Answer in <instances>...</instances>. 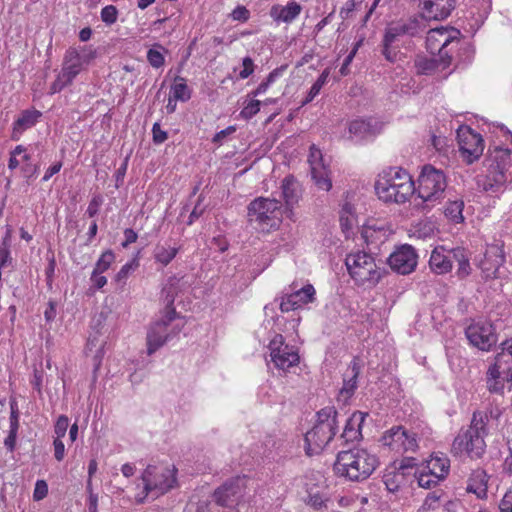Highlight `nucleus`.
Wrapping results in <instances>:
<instances>
[{
	"instance_id": "6e6552de",
	"label": "nucleus",
	"mask_w": 512,
	"mask_h": 512,
	"mask_svg": "<svg viewBox=\"0 0 512 512\" xmlns=\"http://www.w3.org/2000/svg\"><path fill=\"white\" fill-rule=\"evenodd\" d=\"M176 471L174 466L148 465L141 475L145 496L153 492L159 496L172 489L176 484Z\"/></svg>"
},
{
	"instance_id": "69168bd1",
	"label": "nucleus",
	"mask_w": 512,
	"mask_h": 512,
	"mask_svg": "<svg viewBox=\"0 0 512 512\" xmlns=\"http://www.w3.org/2000/svg\"><path fill=\"white\" fill-rule=\"evenodd\" d=\"M201 198L199 197L197 204L194 206L193 210L191 211L189 215V219L187 224L192 225L195 220H197L199 217H201L204 213V208L200 205Z\"/></svg>"
},
{
	"instance_id": "c03bdc74",
	"label": "nucleus",
	"mask_w": 512,
	"mask_h": 512,
	"mask_svg": "<svg viewBox=\"0 0 512 512\" xmlns=\"http://www.w3.org/2000/svg\"><path fill=\"white\" fill-rule=\"evenodd\" d=\"M100 16L106 25H112L117 21L118 9L114 5H107L102 8Z\"/></svg>"
},
{
	"instance_id": "680f3d73",
	"label": "nucleus",
	"mask_w": 512,
	"mask_h": 512,
	"mask_svg": "<svg viewBox=\"0 0 512 512\" xmlns=\"http://www.w3.org/2000/svg\"><path fill=\"white\" fill-rule=\"evenodd\" d=\"M499 512H512V489L508 490L502 498Z\"/></svg>"
},
{
	"instance_id": "f704fd0d",
	"label": "nucleus",
	"mask_w": 512,
	"mask_h": 512,
	"mask_svg": "<svg viewBox=\"0 0 512 512\" xmlns=\"http://www.w3.org/2000/svg\"><path fill=\"white\" fill-rule=\"evenodd\" d=\"M463 209V200L449 201L445 206L444 214L452 222L461 223L464 220Z\"/></svg>"
},
{
	"instance_id": "2eb2a0df",
	"label": "nucleus",
	"mask_w": 512,
	"mask_h": 512,
	"mask_svg": "<svg viewBox=\"0 0 512 512\" xmlns=\"http://www.w3.org/2000/svg\"><path fill=\"white\" fill-rule=\"evenodd\" d=\"M452 39L446 38L438 49V55L432 57L418 56L415 67L418 73L430 75L437 70H444L452 63V49H449Z\"/></svg>"
},
{
	"instance_id": "58836bf2",
	"label": "nucleus",
	"mask_w": 512,
	"mask_h": 512,
	"mask_svg": "<svg viewBox=\"0 0 512 512\" xmlns=\"http://www.w3.org/2000/svg\"><path fill=\"white\" fill-rule=\"evenodd\" d=\"M415 477L418 480V484L420 487L430 489L431 487H434L438 484L440 480L443 478H440L437 474H432V471L428 470L427 472L425 470H422L417 474V471L415 472Z\"/></svg>"
},
{
	"instance_id": "a878e982",
	"label": "nucleus",
	"mask_w": 512,
	"mask_h": 512,
	"mask_svg": "<svg viewBox=\"0 0 512 512\" xmlns=\"http://www.w3.org/2000/svg\"><path fill=\"white\" fill-rule=\"evenodd\" d=\"M10 406V417H9V433L8 436L4 440L5 447L13 452L16 446V439L19 429V416L20 412L18 409V404L15 398L11 397L9 401Z\"/></svg>"
},
{
	"instance_id": "0eeeda50",
	"label": "nucleus",
	"mask_w": 512,
	"mask_h": 512,
	"mask_svg": "<svg viewBox=\"0 0 512 512\" xmlns=\"http://www.w3.org/2000/svg\"><path fill=\"white\" fill-rule=\"evenodd\" d=\"M345 264L350 276L358 284L368 282L376 285L386 274V269L378 266L374 257L364 251L348 254Z\"/></svg>"
},
{
	"instance_id": "9b49d317",
	"label": "nucleus",
	"mask_w": 512,
	"mask_h": 512,
	"mask_svg": "<svg viewBox=\"0 0 512 512\" xmlns=\"http://www.w3.org/2000/svg\"><path fill=\"white\" fill-rule=\"evenodd\" d=\"M248 480L245 475H238L226 480L214 490L212 494L214 502L221 507H234L244 498Z\"/></svg>"
},
{
	"instance_id": "1a4fd4ad",
	"label": "nucleus",
	"mask_w": 512,
	"mask_h": 512,
	"mask_svg": "<svg viewBox=\"0 0 512 512\" xmlns=\"http://www.w3.org/2000/svg\"><path fill=\"white\" fill-rule=\"evenodd\" d=\"M505 383L512 390V351L499 352L495 361L489 366L486 372V384L490 393L501 394L504 391Z\"/></svg>"
},
{
	"instance_id": "4468645a",
	"label": "nucleus",
	"mask_w": 512,
	"mask_h": 512,
	"mask_svg": "<svg viewBox=\"0 0 512 512\" xmlns=\"http://www.w3.org/2000/svg\"><path fill=\"white\" fill-rule=\"evenodd\" d=\"M426 29V21L423 15H414L407 19H400L390 23L384 31L386 42H396L401 37H417Z\"/></svg>"
},
{
	"instance_id": "aec40b11",
	"label": "nucleus",
	"mask_w": 512,
	"mask_h": 512,
	"mask_svg": "<svg viewBox=\"0 0 512 512\" xmlns=\"http://www.w3.org/2000/svg\"><path fill=\"white\" fill-rule=\"evenodd\" d=\"M281 189L285 201V213L291 218L294 205H296L302 197L301 184L293 175H288L282 180Z\"/></svg>"
},
{
	"instance_id": "c9c22d12",
	"label": "nucleus",
	"mask_w": 512,
	"mask_h": 512,
	"mask_svg": "<svg viewBox=\"0 0 512 512\" xmlns=\"http://www.w3.org/2000/svg\"><path fill=\"white\" fill-rule=\"evenodd\" d=\"M383 482L389 492H397L405 482V476L395 469L387 471L383 476Z\"/></svg>"
},
{
	"instance_id": "37998d69",
	"label": "nucleus",
	"mask_w": 512,
	"mask_h": 512,
	"mask_svg": "<svg viewBox=\"0 0 512 512\" xmlns=\"http://www.w3.org/2000/svg\"><path fill=\"white\" fill-rule=\"evenodd\" d=\"M80 54L78 53V48L70 47L64 56V63L78 67L79 69H83L84 64L80 60Z\"/></svg>"
},
{
	"instance_id": "c85d7f7f",
	"label": "nucleus",
	"mask_w": 512,
	"mask_h": 512,
	"mask_svg": "<svg viewBox=\"0 0 512 512\" xmlns=\"http://www.w3.org/2000/svg\"><path fill=\"white\" fill-rule=\"evenodd\" d=\"M467 491L476 494L479 498L485 497L487 494V474L482 469L472 472L468 484Z\"/></svg>"
},
{
	"instance_id": "6e6d98bb",
	"label": "nucleus",
	"mask_w": 512,
	"mask_h": 512,
	"mask_svg": "<svg viewBox=\"0 0 512 512\" xmlns=\"http://www.w3.org/2000/svg\"><path fill=\"white\" fill-rule=\"evenodd\" d=\"M102 203L103 198L101 195L94 196L89 202L86 214L91 218L94 217L99 212V207L102 205Z\"/></svg>"
},
{
	"instance_id": "a18cd8bd",
	"label": "nucleus",
	"mask_w": 512,
	"mask_h": 512,
	"mask_svg": "<svg viewBox=\"0 0 512 512\" xmlns=\"http://www.w3.org/2000/svg\"><path fill=\"white\" fill-rule=\"evenodd\" d=\"M147 61L153 68H160L165 64V58L163 53L157 49L148 50Z\"/></svg>"
},
{
	"instance_id": "7ed1b4c3",
	"label": "nucleus",
	"mask_w": 512,
	"mask_h": 512,
	"mask_svg": "<svg viewBox=\"0 0 512 512\" xmlns=\"http://www.w3.org/2000/svg\"><path fill=\"white\" fill-rule=\"evenodd\" d=\"M375 192L385 203L403 204L416 192L410 174L402 168H390L379 174Z\"/></svg>"
},
{
	"instance_id": "b1692460",
	"label": "nucleus",
	"mask_w": 512,
	"mask_h": 512,
	"mask_svg": "<svg viewBox=\"0 0 512 512\" xmlns=\"http://www.w3.org/2000/svg\"><path fill=\"white\" fill-rule=\"evenodd\" d=\"M382 125L373 121L372 119L363 120L356 119L349 123V133L358 139H366L368 137H374L380 133Z\"/></svg>"
},
{
	"instance_id": "2f4dec72",
	"label": "nucleus",
	"mask_w": 512,
	"mask_h": 512,
	"mask_svg": "<svg viewBox=\"0 0 512 512\" xmlns=\"http://www.w3.org/2000/svg\"><path fill=\"white\" fill-rule=\"evenodd\" d=\"M179 249L165 244H156L153 249V257L156 263L167 266L178 254Z\"/></svg>"
},
{
	"instance_id": "0e129e2a",
	"label": "nucleus",
	"mask_w": 512,
	"mask_h": 512,
	"mask_svg": "<svg viewBox=\"0 0 512 512\" xmlns=\"http://www.w3.org/2000/svg\"><path fill=\"white\" fill-rule=\"evenodd\" d=\"M235 131H236V129H235V127H234V126H229V127L225 128V129H223V130H221V131L217 132V133L214 135V137H213L212 141H213V143H216V144H222L223 140H224L227 136H229V135H231L232 133H234Z\"/></svg>"
},
{
	"instance_id": "20e7f679",
	"label": "nucleus",
	"mask_w": 512,
	"mask_h": 512,
	"mask_svg": "<svg viewBox=\"0 0 512 512\" xmlns=\"http://www.w3.org/2000/svg\"><path fill=\"white\" fill-rule=\"evenodd\" d=\"M338 411L326 406L316 413V423L305 434V452L308 456L318 455L333 440L338 429Z\"/></svg>"
},
{
	"instance_id": "864d4df0",
	"label": "nucleus",
	"mask_w": 512,
	"mask_h": 512,
	"mask_svg": "<svg viewBox=\"0 0 512 512\" xmlns=\"http://www.w3.org/2000/svg\"><path fill=\"white\" fill-rule=\"evenodd\" d=\"M416 466V459L413 457H405L403 458L397 467H394L396 471H399L401 474L406 476L409 474L408 470L413 469Z\"/></svg>"
},
{
	"instance_id": "338daca9",
	"label": "nucleus",
	"mask_w": 512,
	"mask_h": 512,
	"mask_svg": "<svg viewBox=\"0 0 512 512\" xmlns=\"http://www.w3.org/2000/svg\"><path fill=\"white\" fill-rule=\"evenodd\" d=\"M39 166L36 164L26 163L22 167L23 176L27 179H31L38 174Z\"/></svg>"
},
{
	"instance_id": "49530a36",
	"label": "nucleus",
	"mask_w": 512,
	"mask_h": 512,
	"mask_svg": "<svg viewBox=\"0 0 512 512\" xmlns=\"http://www.w3.org/2000/svg\"><path fill=\"white\" fill-rule=\"evenodd\" d=\"M80 71L81 69L78 67H74L63 62V67L59 75L61 76V79L70 85Z\"/></svg>"
},
{
	"instance_id": "f257e3e1",
	"label": "nucleus",
	"mask_w": 512,
	"mask_h": 512,
	"mask_svg": "<svg viewBox=\"0 0 512 512\" xmlns=\"http://www.w3.org/2000/svg\"><path fill=\"white\" fill-rule=\"evenodd\" d=\"M379 464L376 455L366 449L351 448L338 452L333 471L338 477L352 482L368 479Z\"/></svg>"
},
{
	"instance_id": "052dcab7",
	"label": "nucleus",
	"mask_w": 512,
	"mask_h": 512,
	"mask_svg": "<svg viewBox=\"0 0 512 512\" xmlns=\"http://www.w3.org/2000/svg\"><path fill=\"white\" fill-rule=\"evenodd\" d=\"M243 69L239 73L241 79L248 78L254 72V63L250 57H245L242 61Z\"/></svg>"
},
{
	"instance_id": "bf43d9fd",
	"label": "nucleus",
	"mask_w": 512,
	"mask_h": 512,
	"mask_svg": "<svg viewBox=\"0 0 512 512\" xmlns=\"http://www.w3.org/2000/svg\"><path fill=\"white\" fill-rule=\"evenodd\" d=\"M297 303L298 302H296L294 299H292V295L289 294L286 297L282 298V301L280 303V310L282 312H289V311L298 309L300 307Z\"/></svg>"
},
{
	"instance_id": "e433bc0d",
	"label": "nucleus",
	"mask_w": 512,
	"mask_h": 512,
	"mask_svg": "<svg viewBox=\"0 0 512 512\" xmlns=\"http://www.w3.org/2000/svg\"><path fill=\"white\" fill-rule=\"evenodd\" d=\"M315 294L316 291L312 284H307L298 291L291 293L292 299L298 302L299 307L314 302Z\"/></svg>"
},
{
	"instance_id": "6ab92c4d",
	"label": "nucleus",
	"mask_w": 512,
	"mask_h": 512,
	"mask_svg": "<svg viewBox=\"0 0 512 512\" xmlns=\"http://www.w3.org/2000/svg\"><path fill=\"white\" fill-rule=\"evenodd\" d=\"M424 20H444L455 9V0H420Z\"/></svg>"
},
{
	"instance_id": "a19ab883",
	"label": "nucleus",
	"mask_w": 512,
	"mask_h": 512,
	"mask_svg": "<svg viewBox=\"0 0 512 512\" xmlns=\"http://www.w3.org/2000/svg\"><path fill=\"white\" fill-rule=\"evenodd\" d=\"M115 260V254L112 250L108 249L105 252H103L98 259V261L95 264L94 270L96 272L103 273L106 270H108L111 266V264Z\"/></svg>"
},
{
	"instance_id": "8fccbe9b",
	"label": "nucleus",
	"mask_w": 512,
	"mask_h": 512,
	"mask_svg": "<svg viewBox=\"0 0 512 512\" xmlns=\"http://www.w3.org/2000/svg\"><path fill=\"white\" fill-rule=\"evenodd\" d=\"M78 53L80 54V60L84 65L89 64L96 58V50L91 46H83L78 48Z\"/></svg>"
},
{
	"instance_id": "f3484780",
	"label": "nucleus",
	"mask_w": 512,
	"mask_h": 512,
	"mask_svg": "<svg viewBox=\"0 0 512 512\" xmlns=\"http://www.w3.org/2000/svg\"><path fill=\"white\" fill-rule=\"evenodd\" d=\"M417 258L415 249L411 245L405 244L394 251L387 259V262L396 273L407 275L415 270Z\"/></svg>"
},
{
	"instance_id": "393cba45",
	"label": "nucleus",
	"mask_w": 512,
	"mask_h": 512,
	"mask_svg": "<svg viewBox=\"0 0 512 512\" xmlns=\"http://www.w3.org/2000/svg\"><path fill=\"white\" fill-rule=\"evenodd\" d=\"M361 371V365L358 357H354L349 364L343 377V387L340 390L342 395L351 397L357 389V379Z\"/></svg>"
},
{
	"instance_id": "ea45409f",
	"label": "nucleus",
	"mask_w": 512,
	"mask_h": 512,
	"mask_svg": "<svg viewBox=\"0 0 512 512\" xmlns=\"http://www.w3.org/2000/svg\"><path fill=\"white\" fill-rule=\"evenodd\" d=\"M329 69H325L318 79L315 81V83L311 86L310 91L308 92V95L304 101V104L311 102L320 92L322 87L327 82V79L329 77Z\"/></svg>"
},
{
	"instance_id": "a211bd4d",
	"label": "nucleus",
	"mask_w": 512,
	"mask_h": 512,
	"mask_svg": "<svg viewBox=\"0 0 512 512\" xmlns=\"http://www.w3.org/2000/svg\"><path fill=\"white\" fill-rule=\"evenodd\" d=\"M460 151L467 162L472 163L477 160L484 150V141L482 137L466 127L458 132Z\"/></svg>"
},
{
	"instance_id": "09e8293b",
	"label": "nucleus",
	"mask_w": 512,
	"mask_h": 512,
	"mask_svg": "<svg viewBox=\"0 0 512 512\" xmlns=\"http://www.w3.org/2000/svg\"><path fill=\"white\" fill-rule=\"evenodd\" d=\"M261 102L259 100H251L249 103L242 109L241 116L245 119H251L255 116L260 110Z\"/></svg>"
},
{
	"instance_id": "4be33fe9",
	"label": "nucleus",
	"mask_w": 512,
	"mask_h": 512,
	"mask_svg": "<svg viewBox=\"0 0 512 512\" xmlns=\"http://www.w3.org/2000/svg\"><path fill=\"white\" fill-rule=\"evenodd\" d=\"M487 175H478L475 178L477 189L479 191L498 193L506 183V176L502 171L494 172L489 168Z\"/></svg>"
},
{
	"instance_id": "de8ad7c7",
	"label": "nucleus",
	"mask_w": 512,
	"mask_h": 512,
	"mask_svg": "<svg viewBox=\"0 0 512 512\" xmlns=\"http://www.w3.org/2000/svg\"><path fill=\"white\" fill-rule=\"evenodd\" d=\"M394 42H386V35H383L382 39V55L389 62H395L398 55V50L392 48Z\"/></svg>"
},
{
	"instance_id": "cd10ccee",
	"label": "nucleus",
	"mask_w": 512,
	"mask_h": 512,
	"mask_svg": "<svg viewBox=\"0 0 512 512\" xmlns=\"http://www.w3.org/2000/svg\"><path fill=\"white\" fill-rule=\"evenodd\" d=\"M42 116V113L36 109H27L21 112L18 119L13 124V134H22L25 130L33 127Z\"/></svg>"
},
{
	"instance_id": "39448f33",
	"label": "nucleus",
	"mask_w": 512,
	"mask_h": 512,
	"mask_svg": "<svg viewBox=\"0 0 512 512\" xmlns=\"http://www.w3.org/2000/svg\"><path fill=\"white\" fill-rule=\"evenodd\" d=\"M457 263L456 276L465 279L471 274L470 253L463 247L447 249L443 245L436 246L430 255L429 267L437 275L451 272L453 263Z\"/></svg>"
},
{
	"instance_id": "e2e57ef3",
	"label": "nucleus",
	"mask_w": 512,
	"mask_h": 512,
	"mask_svg": "<svg viewBox=\"0 0 512 512\" xmlns=\"http://www.w3.org/2000/svg\"><path fill=\"white\" fill-rule=\"evenodd\" d=\"M54 456L57 461H62L65 456V446L60 438H55L54 442Z\"/></svg>"
},
{
	"instance_id": "13d9d810",
	"label": "nucleus",
	"mask_w": 512,
	"mask_h": 512,
	"mask_svg": "<svg viewBox=\"0 0 512 512\" xmlns=\"http://www.w3.org/2000/svg\"><path fill=\"white\" fill-rule=\"evenodd\" d=\"M152 134H153V142L155 144H161V143L165 142L168 138L167 132L161 130L160 124L158 122L153 124Z\"/></svg>"
},
{
	"instance_id": "412c9836",
	"label": "nucleus",
	"mask_w": 512,
	"mask_h": 512,
	"mask_svg": "<svg viewBox=\"0 0 512 512\" xmlns=\"http://www.w3.org/2000/svg\"><path fill=\"white\" fill-rule=\"evenodd\" d=\"M451 32L455 35L449 34L448 30L445 28H436L429 31L426 39V46L431 54H434L435 51H438L439 47H441V44L446 38L452 39L449 49H452V52L454 51V48L460 44V39L458 38L460 32L455 28H451Z\"/></svg>"
},
{
	"instance_id": "72a5a7b5",
	"label": "nucleus",
	"mask_w": 512,
	"mask_h": 512,
	"mask_svg": "<svg viewBox=\"0 0 512 512\" xmlns=\"http://www.w3.org/2000/svg\"><path fill=\"white\" fill-rule=\"evenodd\" d=\"M171 92L175 100L186 102L191 98V91L186 84L185 78L176 76L174 84L171 86Z\"/></svg>"
},
{
	"instance_id": "7c9ffc66",
	"label": "nucleus",
	"mask_w": 512,
	"mask_h": 512,
	"mask_svg": "<svg viewBox=\"0 0 512 512\" xmlns=\"http://www.w3.org/2000/svg\"><path fill=\"white\" fill-rule=\"evenodd\" d=\"M311 178L320 190L328 192L332 188L330 171L326 165H316L311 169Z\"/></svg>"
},
{
	"instance_id": "473e14b6",
	"label": "nucleus",
	"mask_w": 512,
	"mask_h": 512,
	"mask_svg": "<svg viewBox=\"0 0 512 512\" xmlns=\"http://www.w3.org/2000/svg\"><path fill=\"white\" fill-rule=\"evenodd\" d=\"M510 154L511 151L507 148L495 147L494 154L491 156L492 163L489 165V168L495 173L502 171L505 174L506 164Z\"/></svg>"
},
{
	"instance_id": "4c0bfd02",
	"label": "nucleus",
	"mask_w": 512,
	"mask_h": 512,
	"mask_svg": "<svg viewBox=\"0 0 512 512\" xmlns=\"http://www.w3.org/2000/svg\"><path fill=\"white\" fill-rule=\"evenodd\" d=\"M426 468L432 471V474H437L440 478H445L449 471V460L439 457L432 458Z\"/></svg>"
},
{
	"instance_id": "603ef678",
	"label": "nucleus",
	"mask_w": 512,
	"mask_h": 512,
	"mask_svg": "<svg viewBox=\"0 0 512 512\" xmlns=\"http://www.w3.org/2000/svg\"><path fill=\"white\" fill-rule=\"evenodd\" d=\"M69 426V419L65 415H61L58 417L57 422L54 427L55 434L57 435L56 438H62L65 436L66 431Z\"/></svg>"
},
{
	"instance_id": "774afa93",
	"label": "nucleus",
	"mask_w": 512,
	"mask_h": 512,
	"mask_svg": "<svg viewBox=\"0 0 512 512\" xmlns=\"http://www.w3.org/2000/svg\"><path fill=\"white\" fill-rule=\"evenodd\" d=\"M124 237H125V240L122 242L121 245L123 248H127L130 244L136 242L138 235L133 229L126 228L124 230Z\"/></svg>"
},
{
	"instance_id": "f8f14e48",
	"label": "nucleus",
	"mask_w": 512,
	"mask_h": 512,
	"mask_svg": "<svg viewBox=\"0 0 512 512\" xmlns=\"http://www.w3.org/2000/svg\"><path fill=\"white\" fill-rule=\"evenodd\" d=\"M271 362L275 368L284 372L299 364L300 357L294 346L288 345L281 334H276L269 346Z\"/></svg>"
},
{
	"instance_id": "c756f323",
	"label": "nucleus",
	"mask_w": 512,
	"mask_h": 512,
	"mask_svg": "<svg viewBox=\"0 0 512 512\" xmlns=\"http://www.w3.org/2000/svg\"><path fill=\"white\" fill-rule=\"evenodd\" d=\"M179 282L180 280L177 277L172 276L168 279L167 284L163 287L161 292L162 300L165 304L163 314H168L170 310H176L174 307V301L179 291Z\"/></svg>"
},
{
	"instance_id": "5fc2aeb1",
	"label": "nucleus",
	"mask_w": 512,
	"mask_h": 512,
	"mask_svg": "<svg viewBox=\"0 0 512 512\" xmlns=\"http://www.w3.org/2000/svg\"><path fill=\"white\" fill-rule=\"evenodd\" d=\"M48 494V485L44 480H37L33 493V498L36 501L44 499Z\"/></svg>"
},
{
	"instance_id": "79ce46f5",
	"label": "nucleus",
	"mask_w": 512,
	"mask_h": 512,
	"mask_svg": "<svg viewBox=\"0 0 512 512\" xmlns=\"http://www.w3.org/2000/svg\"><path fill=\"white\" fill-rule=\"evenodd\" d=\"M139 266V260L137 257H134L130 262L126 263L121 267V269L118 271V273L115 276V280L117 282H121L125 280L128 275L134 271Z\"/></svg>"
},
{
	"instance_id": "9d476101",
	"label": "nucleus",
	"mask_w": 512,
	"mask_h": 512,
	"mask_svg": "<svg viewBox=\"0 0 512 512\" xmlns=\"http://www.w3.org/2000/svg\"><path fill=\"white\" fill-rule=\"evenodd\" d=\"M418 196L424 201L439 199L447 186L443 171L435 169L432 165H425L418 177Z\"/></svg>"
},
{
	"instance_id": "f03ea898",
	"label": "nucleus",
	"mask_w": 512,
	"mask_h": 512,
	"mask_svg": "<svg viewBox=\"0 0 512 512\" xmlns=\"http://www.w3.org/2000/svg\"><path fill=\"white\" fill-rule=\"evenodd\" d=\"M489 417L486 412L475 411L467 429H461L455 437L451 452L454 455L466 453L471 459H479L486 450L485 437L488 435Z\"/></svg>"
},
{
	"instance_id": "dca6fc26",
	"label": "nucleus",
	"mask_w": 512,
	"mask_h": 512,
	"mask_svg": "<svg viewBox=\"0 0 512 512\" xmlns=\"http://www.w3.org/2000/svg\"><path fill=\"white\" fill-rule=\"evenodd\" d=\"M178 317L176 310H170L168 314H163L160 320L153 322L147 332V352L149 355L161 348L170 338L171 334L167 332L170 323Z\"/></svg>"
},
{
	"instance_id": "423d86ee",
	"label": "nucleus",
	"mask_w": 512,
	"mask_h": 512,
	"mask_svg": "<svg viewBox=\"0 0 512 512\" xmlns=\"http://www.w3.org/2000/svg\"><path fill=\"white\" fill-rule=\"evenodd\" d=\"M284 212L280 201L259 197L248 205L247 220L250 224H256V228L268 232L279 227Z\"/></svg>"
},
{
	"instance_id": "ddd939ff",
	"label": "nucleus",
	"mask_w": 512,
	"mask_h": 512,
	"mask_svg": "<svg viewBox=\"0 0 512 512\" xmlns=\"http://www.w3.org/2000/svg\"><path fill=\"white\" fill-rule=\"evenodd\" d=\"M465 336L470 345L482 351H490L498 341L494 326L487 321L471 320L465 328Z\"/></svg>"
},
{
	"instance_id": "bb28decb",
	"label": "nucleus",
	"mask_w": 512,
	"mask_h": 512,
	"mask_svg": "<svg viewBox=\"0 0 512 512\" xmlns=\"http://www.w3.org/2000/svg\"><path fill=\"white\" fill-rule=\"evenodd\" d=\"M301 10L300 4L297 2H289L284 7L274 5L271 8L270 15L276 21L290 23L299 16Z\"/></svg>"
},
{
	"instance_id": "4d7b16f0",
	"label": "nucleus",
	"mask_w": 512,
	"mask_h": 512,
	"mask_svg": "<svg viewBox=\"0 0 512 512\" xmlns=\"http://www.w3.org/2000/svg\"><path fill=\"white\" fill-rule=\"evenodd\" d=\"M233 20L246 22L250 18V12L245 6H237L231 13Z\"/></svg>"
},
{
	"instance_id": "5701e85b",
	"label": "nucleus",
	"mask_w": 512,
	"mask_h": 512,
	"mask_svg": "<svg viewBox=\"0 0 512 512\" xmlns=\"http://www.w3.org/2000/svg\"><path fill=\"white\" fill-rule=\"evenodd\" d=\"M367 416L368 413L355 411L346 420L343 433L341 434V439H343L345 443L359 441L362 438L361 428Z\"/></svg>"
},
{
	"instance_id": "3c124183",
	"label": "nucleus",
	"mask_w": 512,
	"mask_h": 512,
	"mask_svg": "<svg viewBox=\"0 0 512 512\" xmlns=\"http://www.w3.org/2000/svg\"><path fill=\"white\" fill-rule=\"evenodd\" d=\"M308 161L310 164V169H312L313 167H316V165H319V166L325 165L324 161H323V156H322L321 150L316 148L315 145H312L310 147V154H309Z\"/></svg>"
}]
</instances>
